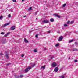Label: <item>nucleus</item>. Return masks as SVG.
<instances>
[{"label": "nucleus", "mask_w": 78, "mask_h": 78, "mask_svg": "<svg viewBox=\"0 0 78 78\" xmlns=\"http://www.w3.org/2000/svg\"><path fill=\"white\" fill-rule=\"evenodd\" d=\"M42 22L44 23H48L49 22V21L47 20H44L42 21Z\"/></svg>", "instance_id": "1"}, {"label": "nucleus", "mask_w": 78, "mask_h": 78, "mask_svg": "<svg viewBox=\"0 0 78 78\" xmlns=\"http://www.w3.org/2000/svg\"><path fill=\"white\" fill-rule=\"evenodd\" d=\"M57 64L55 62L52 63L51 65L52 67H56V66H57Z\"/></svg>", "instance_id": "2"}, {"label": "nucleus", "mask_w": 78, "mask_h": 78, "mask_svg": "<svg viewBox=\"0 0 78 78\" xmlns=\"http://www.w3.org/2000/svg\"><path fill=\"white\" fill-rule=\"evenodd\" d=\"M62 39H63V36H61L58 39V41L60 42V41H61L62 40Z\"/></svg>", "instance_id": "3"}, {"label": "nucleus", "mask_w": 78, "mask_h": 78, "mask_svg": "<svg viewBox=\"0 0 78 78\" xmlns=\"http://www.w3.org/2000/svg\"><path fill=\"white\" fill-rule=\"evenodd\" d=\"M34 66H35V64H33L32 65L31 67L28 66V68H27V69H29H29H31V68H32V67H34Z\"/></svg>", "instance_id": "4"}, {"label": "nucleus", "mask_w": 78, "mask_h": 78, "mask_svg": "<svg viewBox=\"0 0 78 78\" xmlns=\"http://www.w3.org/2000/svg\"><path fill=\"white\" fill-rule=\"evenodd\" d=\"M15 28L16 27L15 26H12L11 27L10 30H14Z\"/></svg>", "instance_id": "5"}, {"label": "nucleus", "mask_w": 78, "mask_h": 78, "mask_svg": "<svg viewBox=\"0 0 78 78\" xmlns=\"http://www.w3.org/2000/svg\"><path fill=\"white\" fill-rule=\"evenodd\" d=\"M54 15L55 16V17H58V18H60V16L57 14H55Z\"/></svg>", "instance_id": "6"}, {"label": "nucleus", "mask_w": 78, "mask_h": 78, "mask_svg": "<svg viewBox=\"0 0 78 78\" xmlns=\"http://www.w3.org/2000/svg\"><path fill=\"white\" fill-rule=\"evenodd\" d=\"M24 41L26 43H28V41L26 39V38H24Z\"/></svg>", "instance_id": "7"}, {"label": "nucleus", "mask_w": 78, "mask_h": 78, "mask_svg": "<svg viewBox=\"0 0 78 78\" xmlns=\"http://www.w3.org/2000/svg\"><path fill=\"white\" fill-rule=\"evenodd\" d=\"M9 23H7L5 24L4 25L3 27H6V26H7V25H9Z\"/></svg>", "instance_id": "8"}, {"label": "nucleus", "mask_w": 78, "mask_h": 78, "mask_svg": "<svg viewBox=\"0 0 78 78\" xmlns=\"http://www.w3.org/2000/svg\"><path fill=\"white\" fill-rule=\"evenodd\" d=\"M54 71H55V72H58V67H56Z\"/></svg>", "instance_id": "9"}, {"label": "nucleus", "mask_w": 78, "mask_h": 78, "mask_svg": "<svg viewBox=\"0 0 78 78\" xmlns=\"http://www.w3.org/2000/svg\"><path fill=\"white\" fill-rule=\"evenodd\" d=\"M45 66H41V69H45Z\"/></svg>", "instance_id": "10"}, {"label": "nucleus", "mask_w": 78, "mask_h": 78, "mask_svg": "<svg viewBox=\"0 0 78 78\" xmlns=\"http://www.w3.org/2000/svg\"><path fill=\"white\" fill-rule=\"evenodd\" d=\"M32 10V7H30V8H29L28 9V11H31Z\"/></svg>", "instance_id": "11"}, {"label": "nucleus", "mask_w": 78, "mask_h": 78, "mask_svg": "<svg viewBox=\"0 0 78 78\" xmlns=\"http://www.w3.org/2000/svg\"><path fill=\"white\" fill-rule=\"evenodd\" d=\"M28 70H29L28 69H27L26 68L25 69V72H28Z\"/></svg>", "instance_id": "12"}, {"label": "nucleus", "mask_w": 78, "mask_h": 78, "mask_svg": "<svg viewBox=\"0 0 78 78\" xmlns=\"http://www.w3.org/2000/svg\"><path fill=\"white\" fill-rule=\"evenodd\" d=\"M50 20L51 22H53L54 21V19L53 18L51 19Z\"/></svg>", "instance_id": "13"}, {"label": "nucleus", "mask_w": 78, "mask_h": 78, "mask_svg": "<svg viewBox=\"0 0 78 78\" xmlns=\"http://www.w3.org/2000/svg\"><path fill=\"white\" fill-rule=\"evenodd\" d=\"M73 51H78V50H77V49H76L73 48Z\"/></svg>", "instance_id": "14"}, {"label": "nucleus", "mask_w": 78, "mask_h": 78, "mask_svg": "<svg viewBox=\"0 0 78 78\" xmlns=\"http://www.w3.org/2000/svg\"><path fill=\"white\" fill-rule=\"evenodd\" d=\"M9 33H7V34H6L5 36V37H7V36H8V34H9Z\"/></svg>", "instance_id": "15"}, {"label": "nucleus", "mask_w": 78, "mask_h": 78, "mask_svg": "<svg viewBox=\"0 0 78 78\" xmlns=\"http://www.w3.org/2000/svg\"><path fill=\"white\" fill-rule=\"evenodd\" d=\"M3 19V15H1L0 17V20H1Z\"/></svg>", "instance_id": "16"}, {"label": "nucleus", "mask_w": 78, "mask_h": 78, "mask_svg": "<svg viewBox=\"0 0 78 78\" xmlns=\"http://www.w3.org/2000/svg\"><path fill=\"white\" fill-rule=\"evenodd\" d=\"M34 52H37V50L36 49H35L34 50Z\"/></svg>", "instance_id": "17"}, {"label": "nucleus", "mask_w": 78, "mask_h": 78, "mask_svg": "<svg viewBox=\"0 0 78 78\" xmlns=\"http://www.w3.org/2000/svg\"><path fill=\"white\" fill-rule=\"evenodd\" d=\"M74 23V21H71L70 24H72L73 23Z\"/></svg>", "instance_id": "18"}, {"label": "nucleus", "mask_w": 78, "mask_h": 78, "mask_svg": "<svg viewBox=\"0 0 78 78\" xmlns=\"http://www.w3.org/2000/svg\"><path fill=\"white\" fill-rule=\"evenodd\" d=\"M59 44L58 43L55 45V46L56 47H58V46H59Z\"/></svg>", "instance_id": "19"}, {"label": "nucleus", "mask_w": 78, "mask_h": 78, "mask_svg": "<svg viewBox=\"0 0 78 78\" xmlns=\"http://www.w3.org/2000/svg\"><path fill=\"white\" fill-rule=\"evenodd\" d=\"M66 6V4H64L63 5V7H65Z\"/></svg>", "instance_id": "20"}, {"label": "nucleus", "mask_w": 78, "mask_h": 78, "mask_svg": "<svg viewBox=\"0 0 78 78\" xmlns=\"http://www.w3.org/2000/svg\"><path fill=\"white\" fill-rule=\"evenodd\" d=\"M73 40H71L69 41V43H70V42H73Z\"/></svg>", "instance_id": "21"}, {"label": "nucleus", "mask_w": 78, "mask_h": 78, "mask_svg": "<svg viewBox=\"0 0 78 78\" xmlns=\"http://www.w3.org/2000/svg\"><path fill=\"white\" fill-rule=\"evenodd\" d=\"M61 78H64V75H62L61 76Z\"/></svg>", "instance_id": "22"}, {"label": "nucleus", "mask_w": 78, "mask_h": 78, "mask_svg": "<svg viewBox=\"0 0 78 78\" xmlns=\"http://www.w3.org/2000/svg\"><path fill=\"white\" fill-rule=\"evenodd\" d=\"M6 55L7 58H9V57H8V54H6Z\"/></svg>", "instance_id": "23"}, {"label": "nucleus", "mask_w": 78, "mask_h": 78, "mask_svg": "<svg viewBox=\"0 0 78 78\" xmlns=\"http://www.w3.org/2000/svg\"><path fill=\"white\" fill-rule=\"evenodd\" d=\"M64 26L65 27H67L68 25L67 24H64Z\"/></svg>", "instance_id": "24"}, {"label": "nucleus", "mask_w": 78, "mask_h": 78, "mask_svg": "<svg viewBox=\"0 0 78 78\" xmlns=\"http://www.w3.org/2000/svg\"><path fill=\"white\" fill-rule=\"evenodd\" d=\"M37 38H38V34H37L36 35V36H35Z\"/></svg>", "instance_id": "25"}, {"label": "nucleus", "mask_w": 78, "mask_h": 78, "mask_svg": "<svg viewBox=\"0 0 78 78\" xmlns=\"http://www.w3.org/2000/svg\"><path fill=\"white\" fill-rule=\"evenodd\" d=\"M75 62H78V60H74Z\"/></svg>", "instance_id": "26"}, {"label": "nucleus", "mask_w": 78, "mask_h": 78, "mask_svg": "<svg viewBox=\"0 0 78 78\" xmlns=\"http://www.w3.org/2000/svg\"><path fill=\"white\" fill-rule=\"evenodd\" d=\"M70 23V20H69L66 23H67V24H69Z\"/></svg>", "instance_id": "27"}, {"label": "nucleus", "mask_w": 78, "mask_h": 78, "mask_svg": "<svg viewBox=\"0 0 78 78\" xmlns=\"http://www.w3.org/2000/svg\"><path fill=\"white\" fill-rule=\"evenodd\" d=\"M20 77H21V78H22L23 77V76L22 75H20Z\"/></svg>", "instance_id": "28"}, {"label": "nucleus", "mask_w": 78, "mask_h": 78, "mask_svg": "<svg viewBox=\"0 0 78 78\" xmlns=\"http://www.w3.org/2000/svg\"><path fill=\"white\" fill-rule=\"evenodd\" d=\"M8 17H11V15H10V14H9Z\"/></svg>", "instance_id": "29"}, {"label": "nucleus", "mask_w": 78, "mask_h": 78, "mask_svg": "<svg viewBox=\"0 0 78 78\" xmlns=\"http://www.w3.org/2000/svg\"><path fill=\"white\" fill-rule=\"evenodd\" d=\"M21 56H22V57H23L24 56V54H22L21 55Z\"/></svg>", "instance_id": "30"}, {"label": "nucleus", "mask_w": 78, "mask_h": 78, "mask_svg": "<svg viewBox=\"0 0 78 78\" xmlns=\"http://www.w3.org/2000/svg\"><path fill=\"white\" fill-rule=\"evenodd\" d=\"M1 34H5V33L4 32H2L1 33Z\"/></svg>", "instance_id": "31"}, {"label": "nucleus", "mask_w": 78, "mask_h": 78, "mask_svg": "<svg viewBox=\"0 0 78 78\" xmlns=\"http://www.w3.org/2000/svg\"><path fill=\"white\" fill-rule=\"evenodd\" d=\"M53 56H52V57H51V59H53Z\"/></svg>", "instance_id": "32"}, {"label": "nucleus", "mask_w": 78, "mask_h": 78, "mask_svg": "<svg viewBox=\"0 0 78 78\" xmlns=\"http://www.w3.org/2000/svg\"><path fill=\"white\" fill-rule=\"evenodd\" d=\"M47 50V48H44V50Z\"/></svg>", "instance_id": "33"}, {"label": "nucleus", "mask_w": 78, "mask_h": 78, "mask_svg": "<svg viewBox=\"0 0 78 78\" xmlns=\"http://www.w3.org/2000/svg\"><path fill=\"white\" fill-rule=\"evenodd\" d=\"M16 0H13V2H16Z\"/></svg>", "instance_id": "34"}, {"label": "nucleus", "mask_w": 78, "mask_h": 78, "mask_svg": "<svg viewBox=\"0 0 78 78\" xmlns=\"http://www.w3.org/2000/svg\"><path fill=\"white\" fill-rule=\"evenodd\" d=\"M0 55H3V53H1L0 54Z\"/></svg>", "instance_id": "35"}, {"label": "nucleus", "mask_w": 78, "mask_h": 78, "mask_svg": "<svg viewBox=\"0 0 78 78\" xmlns=\"http://www.w3.org/2000/svg\"><path fill=\"white\" fill-rule=\"evenodd\" d=\"M48 33H50V31H48Z\"/></svg>", "instance_id": "36"}, {"label": "nucleus", "mask_w": 78, "mask_h": 78, "mask_svg": "<svg viewBox=\"0 0 78 78\" xmlns=\"http://www.w3.org/2000/svg\"><path fill=\"white\" fill-rule=\"evenodd\" d=\"M23 1H25V0H22V2H23Z\"/></svg>", "instance_id": "37"}, {"label": "nucleus", "mask_w": 78, "mask_h": 78, "mask_svg": "<svg viewBox=\"0 0 78 78\" xmlns=\"http://www.w3.org/2000/svg\"><path fill=\"white\" fill-rule=\"evenodd\" d=\"M26 17V16H24V17Z\"/></svg>", "instance_id": "38"}, {"label": "nucleus", "mask_w": 78, "mask_h": 78, "mask_svg": "<svg viewBox=\"0 0 78 78\" xmlns=\"http://www.w3.org/2000/svg\"><path fill=\"white\" fill-rule=\"evenodd\" d=\"M70 59V57H69V59Z\"/></svg>", "instance_id": "39"}, {"label": "nucleus", "mask_w": 78, "mask_h": 78, "mask_svg": "<svg viewBox=\"0 0 78 78\" xmlns=\"http://www.w3.org/2000/svg\"><path fill=\"white\" fill-rule=\"evenodd\" d=\"M9 64H7V66H8V65H9Z\"/></svg>", "instance_id": "40"}, {"label": "nucleus", "mask_w": 78, "mask_h": 78, "mask_svg": "<svg viewBox=\"0 0 78 78\" xmlns=\"http://www.w3.org/2000/svg\"><path fill=\"white\" fill-rule=\"evenodd\" d=\"M58 33H59V31H58Z\"/></svg>", "instance_id": "41"}, {"label": "nucleus", "mask_w": 78, "mask_h": 78, "mask_svg": "<svg viewBox=\"0 0 78 78\" xmlns=\"http://www.w3.org/2000/svg\"><path fill=\"white\" fill-rule=\"evenodd\" d=\"M16 78H17V77L16 76Z\"/></svg>", "instance_id": "42"}]
</instances>
